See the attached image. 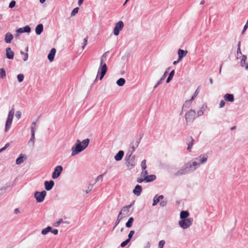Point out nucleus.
<instances>
[{"label":"nucleus","mask_w":248,"mask_h":248,"mask_svg":"<svg viewBox=\"0 0 248 248\" xmlns=\"http://www.w3.org/2000/svg\"><path fill=\"white\" fill-rule=\"evenodd\" d=\"M208 156L206 154H202L193 160L185 163L178 171L174 173V175L178 176L194 172L202 164L206 163Z\"/></svg>","instance_id":"obj_1"},{"label":"nucleus","mask_w":248,"mask_h":248,"mask_svg":"<svg viewBox=\"0 0 248 248\" xmlns=\"http://www.w3.org/2000/svg\"><path fill=\"white\" fill-rule=\"evenodd\" d=\"M90 142V140L86 139L81 142L79 140H77L74 146L72 147V156H74L83 150L85 149L88 146Z\"/></svg>","instance_id":"obj_2"},{"label":"nucleus","mask_w":248,"mask_h":248,"mask_svg":"<svg viewBox=\"0 0 248 248\" xmlns=\"http://www.w3.org/2000/svg\"><path fill=\"white\" fill-rule=\"evenodd\" d=\"M125 165L127 168L131 170L135 167L136 165V156L135 155L127 154L125 156Z\"/></svg>","instance_id":"obj_3"},{"label":"nucleus","mask_w":248,"mask_h":248,"mask_svg":"<svg viewBox=\"0 0 248 248\" xmlns=\"http://www.w3.org/2000/svg\"><path fill=\"white\" fill-rule=\"evenodd\" d=\"M107 70H108V68H107L106 64L105 63L100 62V66L98 68V72H97V75L96 77L95 81L96 80L98 75H100V78H99L100 80H101L103 78V77H104L105 74H106Z\"/></svg>","instance_id":"obj_4"},{"label":"nucleus","mask_w":248,"mask_h":248,"mask_svg":"<svg viewBox=\"0 0 248 248\" xmlns=\"http://www.w3.org/2000/svg\"><path fill=\"white\" fill-rule=\"evenodd\" d=\"M196 112L195 110L190 109L185 114V119L187 125L191 124L195 118Z\"/></svg>","instance_id":"obj_5"},{"label":"nucleus","mask_w":248,"mask_h":248,"mask_svg":"<svg viewBox=\"0 0 248 248\" xmlns=\"http://www.w3.org/2000/svg\"><path fill=\"white\" fill-rule=\"evenodd\" d=\"M193 219L192 218H187L185 219H181L179 221V226L184 229L189 228L192 224Z\"/></svg>","instance_id":"obj_6"},{"label":"nucleus","mask_w":248,"mask_h":248,"mask_svg":"<svg viewBox=\"0 0 248 248\" xmlns=\"http://www.w3.org/2000/svg\"><path fill=\"white\" fill-rule=\"evenodd\" d=\"M14 115V110L13 109H12L9 112V113H8V118L6 120V124H5V132H7L11 127V125L12 123Z\"/></svg>","instance_id":"obj_7"},{"label":"nucleus","mask_w":248,"mask_h":248,"mask_svg":"<svg viewBox=\"0 0 248 248\" xmlns=\"http://www.w3.org/2000/svg\"><path fill=\"white\" fill-rule=\"evenodd\" d=\"M46 192L43 190L41 192L36 191L34 193V196L37 202H41L44 200Z\"/></svg>","instance_id":"obj_8"},{"label":"nucleus","mask_w":248,"mask_h":248,"mask_svg":"<svg viewBox=\"0 0 248 248\" xmlns=\"http://www.w3.org/2000/svg\"><path fill=\"white\" fill-rule=\"evenodd\" d=\"M124 23L122 21H119L117 22L113 30V33L115 35L117 36L119 35L120 31L124 28Z\"/></svg>","instance_id":"obj_9"},{"label":"nucleus","mask_w":248,"mask_h":248,"mask_svg":"<svg viewBox=\"0 0 248 248\" xmlns=\"http://www.w3.org/2000/svg\"><path fill=\"white\" fill-rule=\"evenodd\" d=\"M62 170L63 168L62 166L59 165L56 166L54 169V171L52 173V178L53 179H55L58 178L60 176L61 172H62Z\"/></svg>","instance_id":"obj_10"},{"label":"nucleus","mask_w":248,"mask_h":248,"mask_svg":"<svg viewBox=\"0 0 248 248\" xmlns=\"http://www.w3.org/2000/svg\"><path fill=\"white\" fill-rule=\"evenodd\" d=\"M45 189L47 191L50 190L53 187L54 185V182L53 180H50L49 181H46L44 183Z\"/></svg>","instance_id":"obj_11"},{"label":"nucleus","mask_w":248,"mask_h":248,"mask_svg":"<svg viewBox=\"0 0 248 248\" xmlns=\"http://www.w3.org/2000/svg\"><path fill=\"white\" fill-rule=\"evenodd\" d=\"M6 56L8 59H13L14 57V52L13 51L10 47L6 48Z\"/></svg>","instance_id":"obj_12"},{"label":"nucleus","mask_w":248,"mask_h":248,"mask_svg":"<svg viewBox=\"0 0 248 248\" xmlns=\"http://www.w3.org/2000/svg\"><path fill=\"white\" fill-rule=\"evenodd\" d=\"M142 191V187L139 185H137L133 190V193L137 196H139Z\"/></svg>","instance_id":"obj_13"},{"label":"nucleus","mask_w":248,"mask_h":248,"mask_svg":"<svg viewBox=\"0 0 248 248\" xmlns=\"http://www.w3.org/2000/svg\"><path fill=\"white\" fill-rule=\"evenodd\" d=\"M132 206V204H129L127 206H124L122 209V213L125 216L129 215V208Z\"/></svg>","instance_id":"obj_14"},{"label":"nucleus","mask_w":248,"mask_h":248,"mask_svg":"<svg viewBox=\"0 0 248 248\" xmlns=\"http://www.w3.org/2000/svg\"><path fill=\"white\" fill-rule=\"evenodd\" d=\"M247 60V56L245 55H242V58L240 61V65L242 67L245 66L246 69L248 70V62L246 63V61Z\"/></svg>","instance_id":"obj_15"},{"label":"nucleus","mask_w":248,"mask_h":248,"mask_svg":"<svg viewBox=\"0 0 248 248\" xmlns=\"http://www.w3.org/2000/svg\"><path fill=\"white\" fill-rule=\"evenodd\" d=\"M56 51V50L55 48H53L51 49L50 51L49 52L47 56V58L50 62H52L54 60Z\"/></svg>","instance_id":"obj_16"},{"label":"nucleus","mask_w":248,"mask_h":248,"mask_svg":"<svg viewBox=\"0 0 248 248\" xmlns=\"http://www.w3.org/2000/svg\"><path fill=\"white\" fill-rule=\"evenodd\" d=\"M187 53V50H184L181 49H179L178 50L179 60H181L183 59V58H184L186 55Z\"/></svg>","instance_id":"obj_17"},{"label":"nucleus","mask_w":248,"mask_h":248,"mask_svg":"<svg viewBox=\"0 0 248 248\" xmlns=\"http://www.w3.org/2000/svg\"><path fill=\"white\" fill-rule=\"evenodd\" d=\"M170 70V67L168 68L166 71L164 72L162 77L159 79V80L157 82V83L154 86V88H156L159 84H160L162 81L165 79L169 70Z\"/></svg>","instance_id":"obj_18"},{"label":"nucleus","mask_w":248,"mask_h":248,"mask_svg":"<svg viewBox=\"0 0 248 248\" xmlns=\"http://www.w3.org/2000/svg\"><path fill=\"white\" fill-rule=\"evenodd\" d=\"M164 196L163 195H160L158 196L157 195H156L153 199V203L152 205H156L159 202L160 200H162Z\"/></svg>","instance_id":"obj_19"},{"label":"nucleus","mask_w":248,"mask_h":248,"mask_svg":"<svg viewBox=\"0 0 248 248\" xmlns=\"http://www.w3.org/2000/svg\"><path fill=\"white\" fill-rule=\"evenodd\" d=\"M156 179V176L154 174L147 175L144 177L145 182L149 183L154 181Z\"/></svg>","instance_id":"obj_20"},{"label":"nucleus","mask_w":248,"mask_h":248,"mask_svg":"<svg viewBox=\"0 0 248 248\" xmlns=\"http://www.w3.org/2000/svg\"><path fill=\"white\" fill-rule=\"evenodd\" d=\"M25 159H26V155L20 154L19 156L16 159V164L17 165L21 164Z\"/></svg>","instance_id":"obj_21"},{"label":"nucleus","mask_w":248,"mask_h":248,"mask_svg":"<svg viewBox=\"0 0 248 248\" xmlns=\"http://www.w3.org/2000/svg\"><path fill=\"white\" fill-rule=\"evenodd\" d=\"M124 155V152L123 151H119L118 153L115 155L114 159L116 161H120L123 158Z\"/></svg>","instance_id":"obj_22"},{"label":"nucleus","mask_w":248,"mask_h":248,"mask_svg":"<svg viewBox=\"0 0 248 248\" xmlns=\"http://www.w3.org/2000/svg\"><path fill=\"white\" fill-rule=\"evenodd\" d=\"M225 100L232 102L234 101V96L232 94L227 93L224 96Z\"/></svg>","instance_id":"obj_23"},{"label":"nucleus","mask_w":248,"mask_h":248,"mask_svg":"<svg viewBox=\"0 0 248 248\" xmlns=\"http://www.w3.org/2000/svg\"><path fill=\"white\" fill-rule=\"evenodd\" d=\"M13 39V36L10 32H7L5 36V41L6 43H11Z\"/></svg>","instance_id":"obj_24"},{"label":"nucleus","mask_w":248,"mask_h":248,"mask_svg":"<svg viewBox=\"0 0 248 248\" xmlns=\"http://www.w3.org/2000/svg\"><path fill=\"white\" fill-rule=\"evenodd\" d=\"M43 31V25L42 24H38L35 28V33L37 35H40Z\"/></svg>","instance_id":"obj_25"},{"label":"nucleus","mask_w":248,"mask_h":248,"mask_svg":"<svg viewBox=\"0 0 248 248\" xmlns=\"http://www.w3.org/2000/svg\"><path fill=\"white\" fill-rule=\"evenodd\" d=\"M189 216V213L187 211H182L180 213V218L181 219H187Z\"/></svg>","instance_id":"obj_26"},{"label":"nucleus","mask_w":248,"mask_h":248,"mask_svg":"<svg viewBox=\"0 0 248 248\" xmlns=\"http://www.w3.org/2000/svg\"><path fill=\"white\" fill-rule=\"evenodd\" d=\"M122 215V211H120L118 216L117 219L115 222V226L114 227L113 229H114L118 225L121 220L123 218V216H121Z\"/></svg>","instance_id":"obj_27"},{"label":"nucleus","mask_w":248,"mask_h":248,"mask_svg":"<svg viewBox=\"0 0 248 248\" xmlns=\"http://www.w3.org/2000/svg\"><path fill=\"white\" fill-rule=\"evenodd\" d=\"M52 228L50 226H47L46 228L43 229L41 233L43 235L46 234L48 232L51 231Z\"/></svg>","instance_id":"obj_28"},{"label":"nucleus","mask_w":248,"mask_h":248,"mask_svg":"<svg viewBox=\"0 0 248 248\" xmlns=\"http://www.w3.org/2000/svg\"><path fill=\"white\" fill-rule=\"evenodd\" d=\"M174 73H175V71L174 70H172L169 74V75L166 80V82L168 83H169L170 80L172 79L173 76H174Z\"/></svg>","instance_id":"obj_29"},{"label":"nucleus","mask_w":248,"mask_h":248,"mask_svg":"<svg viewBox=\"0 0 248 248\" xmlns=\"http://www.w3.org/2000/svg\"><path fill=\"white\" fill-rule=\"evenodd\" d=\"M133 221H134L133 217H130L128 219L127 222L125 224L126 227L127 228H130L132 226Z\"/></svg>","instance_id":"obj_30"},{"label":"nucleus","mask_w":248,"mask_h":248,"mask_svg":"<svg viewBox=\"0 0 248 248\" xmlns=\"http://www.w3.org/2000/svg\"><path fill=\"white\" fill-rule=\"evenodd\" d=\"M6 74L5 70L4 68L0 69V78L4 79L6 78Z\"/></svg>","instance_id":"obj_31"},{"label":"nucleus","mask_w":248,"mask_h":248,"mask_svg":"<svg viewBox=\"0 0 248 248\" xmlns=\"http://www.w3.org/2000/svg\"><path fill=\"white\" fill-rule=\"evenodd\" d=\"M125 82V80L124 78H120L117 81L116 83L119 86H123Z\"/></svg>","instance_id":"obj_32"},{"label":"nucleus","mask_w":248,"mask_h":248,"mask_svg":"<svg viewBox=\"0 0 248 248\" xmlns=\"http://www.w3.org/2000/svg\"><path fill=\"white\" fill-rule=\"evenodd\" d=\"M191 104V102H190L189 100H186L183 105L182 110H184L185 108H188L190 107Z\"/></svg>","instance_id":"obj_33"},{"label":"nucleus","mask_w":248,"mask_h":248,"mask_svg":"<svg viewBox=\"0 0 248 248\" xmlns=\"http://www.w3.org/2000/svg\"><path fill=\"white\" fill-rule=\"evenodd\" d=\"M63 219L62 218H60L59 219V220L57 222H56L54 224V226L56 227H57L59 226V225L62 223H63ZM64 223H69L68 222H64Z\"/></svg>","instance_id":"obj_34"},{"label":"nucleus","mask_w":248,"mask_h":248,"mask_svg":"<svg viewBox=\"0 0 248 248\" xmlns=\"http://www.w3.org/2000/svg\"><path fill=\"white\" fill-rule=\"evenodd\" d=\"M34 140H35V132H33V130H32V132H31V138L30 139L29 142H32V144L33 145L34 143Z\"/></svg>","instance_id":"obj_35"},{"label":"nucleus","mask_w":248,"mask_h":248,"mask_svg":"<svg viewBox=\"0 0 248 248\" xmlns=\"http://www.w3.org/2000/svg\"><path fill=\"white\" fill-rule=\"evenodd\" d=\"M148 173L146 169L142 170V171L140 173V176L142 178H144L148 175Z\"/></svg>","instance_id":"obj_36"},{"label":"nucleus","mask_w":248,"mask_h":248,"mask_svg":"<svg viewBox=\"0 0 248 248\" xmlns=\"http://www.w3.org/2000/svg\"><path fill=\"white\" fill-rule=\"evenodd\" d=\"M190 139H191V143H188V147H187V150L189 151V152H190L191 151V149H192V146L193 144V141H194V140L192 139V137H190Z\"/></svg>","instance_id":"obj_37"},{"label":"nucleus","mask_w":248,"mask_h":248,"mask_svg":"<svg viewBox=\"0 0 248 248\" xmlns=\"http://www.w3.org/2000/svg\"><path fill=\"white\" fill-rule=\"evenodd\" d=\"M17 80H18V82H21L24 80V76L23 74H20L17 75Z\"/></svg>","instance_id":"obj_38"},{"label":"nucleus","mask_w":248,"mask_h":248,"mask_svg":"<svg viewBox=\"0 0 248 248\" xmlns=\"http://www.w3.org/2000/svg\"><path fill=\"white\" fill-rule=\"evenodd\" d=\"M146 161L145 159L143 160L141 162V167L142 170H145L147 168Z\"/></svg>","instance_id":"obj_39"},{"label":"nucleus","mask_w":248,"mask_h":248,"mask_svg":"<svg viewBox=\"0 0 248 248\" xmlns=\"http://www.w3.org/2000/svg\"><path fill=\"white\" fill-rule=\"evenodd\" d=\"M93 187V185L92 184L89 185V186H88L86 190H85L86 193V194L89 193L91 191V190L92 189Z\"/></svg>","instance_id":"obj_40"},{"label":"nucleus","mask_w":248,"mask_h":248,"mask_svg":"<svg viewBox=\"0 0 248 248\" xmlns=\"http://www.w3.org/2000/svg\"><path fill=\"white\" fill-rule=\"evenodd\" d=\"M107 52H105L104 53L100 58V62H103L105 61L107 58Z\"/></svg>","instance_id":"obj_41"},{"label":"nucleus","mask_w":248,"mask_h":248,"mask_svg":"<svg viewBox=\"0 0 248 248\" xmlns=\"http://www.w3.org/2000/svg\"><path fill=\"white\" fill-rule=\"evenodd\" d=\"M23 28L24 32L29 33L31 32V28L28 25L26 26L25 27H23Z\"/></svg>","instance_id":"obj_42"},{"label":"nucleus","mask_w":248,"mask_h":248,"mask_svg":"<svg viewBox=\"0 0 248 248\" xmlns=\"http://www.w3.org/2000/svg\"><path fill=\"white\" fill-rule=\"evenodd\" d=\"M36 121L33 122L31 124V132H32V130H33V132H35V130L36 129Z\"/></svg>","instance_id":"obj_43"},{"label":"nucleus","mask_w":248,"mask_h":248,"mask_svg":"<svg viewBox=\"0 0 248 248\" xmlns=\"http://www.w3.org/2000/svg\"><path fill=\"white\" fill-rule=\"evenodd\" d=\"M136 147H135L134 146H132L131 147V150H128V151L127 152V154H130V153H131V155H133V153L135 152V150H136Z\"/></svg>","instance_id":"obj_44"},{"label":"nucleus","mask_w":248,"mask_h":248,"mask_svg":"<svg viewBox=\"0 0 248 248\" xmlns=\"http://www.w3.org/2000/svg\"><path fill=\"white\" fill-rule=\"evenodd\" d=\"M165 244V241L164 240H162L160 241L158 243V248H163Z\"/></svg>","instance_id":"obj_45"},{"label":"nucleus","mask_w":248,"mask_h":248,"mask_svg":"<svg viewBox=\"0 0 248 248\" xmlns=\"http://www.w3.org/2000/svg\"><path fill=\"white\" fill-rule=\"evenodd\" d=\"M129 241L130 240L127 239L121 244V247L122 248L124 247L129 242Z\"/></svg>","instance_id":"obj_46"},{"label":"nucleus","mask_w":248,"mask_h":248,"mask_svg":"<svg viewBox=\"0 0 248 248\" xmlns=\"http://www.w3.org/2000/svg\"><path fill=\"white\" fill-rule=\"evenodd\" d=\"M16 4V1L12 0L10 2V3H9V7L10 8H14Z\"/></svg>","instance_id":"obj_47"},{"label":"nucleus","mask_w":248,"mask_h":248,"mask_svg":"<svg viewBox=\"0 0 248 248\" xmlns=\"http://www.w3.org/2000/svg\"><path fill=\"white\" fill-rule=\"evenodd\" d=\"M135 233V232L133 230H132L131 231H130L129 234H128V239L130 241L131 238L132 237L133 234H134Z\"/></svg>","instance_id":"obj_48"},{"label":"nucleus","mask_w":248,"mask_h":248,"mask_svg":"<svg viewBox=\"0 0 248 248\" xmlns=\"http://www.w3.org/2000/svg\"><path fill=\"white\" fill-rule=\"evenodd\" d=\"M107 173V171H106L105 173H104L103 174H102L101 175H98L97 178H96L95 179V183H96L97 182H98L99 180H100L102 178L103 176L106 174Z\"/></svg>","instance_id":"obj_49"},{"label":"nucleus","mask_w":248,"mask_h":248,"mask_svg":"<svg viewBox=\"0 0 248 248\" xmlns=\"http://www.w3.org/2000/svg\"><path fill=\"white\" fill-rule=\"evenodd\" d=\"M78 8L77 7L74 8L71 12V16H74L76 14L78 13Z\"/></svg>","instance_id":"obj_50"},{"label":"nucleus","mask_w":248,"mask_h":248,"mask_svg":"<svg viewBox=\"0 0 248 248\" xmlns=\"http://www.w3.org/2000/svg\"><path fill=\"white\" fill-rule=\"evenodd\" d=\"M6 188L5 187H2L0 188V196L3 195L6 191Z\"/></svg>","instance_id":"obj_51"},{"label":"nucleus","mask_w":248,"mask_h":248,"mask_svg":"<svg viewBox=\"0 0 248 248\" xmlns=\"http://www.w3.org/2000/svg\"><path fill=\"white\" fill-rule=\"evenodd\" d=\"M9 146H10L9 143H6L3 148L0 149V153L4 151L5 150H6L8 147H9Z\"/></svg>","instance_id":"obj_52"},{"label":"nucleus","mask_w":248,"mask_h":248,"mask_svg":"<svg viewBox=\"0 0 248 248\" xmlns=\"http://www.w3.org/2000/svg\"><path fill=\"white\" fill-rule=\"evenodd\" d=\"M237 58L238 59L239 57H240L242 55V53L241 51L240 48H237Z\"/></svg>","instance_id":"obj_53"},{"label":"nucleus","mask_w":248,"mask_h":248,"mask_svg":"<svg viewBox=\"0 0 248 248\" xmlns=\"http://www.w3.org/2000/svg\"><path fill=\"white\" fill-rule=\"evenodd\" d=\"M88 42V37H85L84 39L83 46H82V49H84L85 46L87 45Z\"/></svg>","instance_id":"obj_54"},{"label":"nucleus","mask_w":248,"mask_h":248,"mask_svg":"<svg viewBox=\"0 0 248 248\" xmlns=\"http://www.w3.org/2000/svg\"><path fill=\"white\" fill-rule=\"evenodd\" d=\"M137 182L139 183H141L143 182H145L144 178L139 177L137 179Z\"/></svg>","instance_id":"obj_55"},{"label":"nucleus","mask_w":248,"mask_h":248,"mask_svg":"<svg viewBox=\"0 0 248 248\" xmlns=\"http://www.w3.org/2000/svg\"><path fill=\"white\" fill-rule=\"evenodd\" d=\"M160 205L161 206V207H164L167 204V201H161L160 203H159Z\"/></svg>","instance_id":"obj_56"},{"label":"nucleus","mask_w":248,"mask_h":248,"mask_svg":"<svg viewBox=\"0 0 248 248\" xmlns=\"http://www.w3.org/2000/svg\"><path fill=\"white\" fill-rule=\"evenodd\" d=\"M151 246L150 243L149 242H147L144 244L143 248H150Z\"/></svg>","instance_id":"obj_57"},{"label":"nucleus","mask_w":248,"mask_h":248,"mask_svg":"<svg viewBox=\"0 0 248 248\" xmlns=\"http://www.w3.org/2000/svg\"><path fill=\"white\" fill-rule=\"evenodd\" d=\"M248 27V21H247L246 25L244 26L243 28V30L242 31V33H244L246 30L247 29Z\"/></svg>","instance_id":"obj_58"},{"label":"nucleus","mask_w":248,"mask_h":248,"mask_svg":"<svg viewBox=\"0 0 248 248\" xmlns=\"http://www.w3.org/2000/svg\"><path fill=\"white\" fill-rule=\"evenodd\" d=\"M204 112L202 111V109H200L197 112L198 117L201 116L203 114Z\"/></svg>","instance_id":"obj_59"},{"label":"nucleus","mask_w":248,"mask_h":248,"mask_svg":"<svg viewBox=\"0 0 248 248\" xmlns=\"http://www.w3.org/2000/svg\"><path fill=\"white\" fill-rule=\"evenodd\" d=\"M225 102L222 100L220 101L219 103V108H223L225 106Z\"/></svg>","instance_id":"obj_60"},{"label":"nucleus","mask_w":248,"mask_h":248,"mask_svg":"<svg viewBox=\"0 0 248 248\" xmlns=\"http://www.w3.org/2000/svg\"><path fill=\"white\" fill-rule=\"evenodd\" d=\"M21 113L20 111H17L16 114V116L17 118L19 119L21 117Z\"/></svg>","instance_id":"obj_61"},{"label":"nucleus","mask_w":248,"mask_h":248,"mask_svg":"<svg viewBox=\"0 0 248 248\" xmlns=\"http://www.w3.org/2000/svg\"><path fill=\"white\" fill-rule=\"evenodd\" d=\"M51 232L55 235L57 234L58 233V230L57 229H52Z\"/></svg>","instance_id":"obj_62"},{"label":"nucleus","mask_w":248,"mask_h":248,"mask_svg":"<svg viewBox=\"0 0 248 248\" xmlns=\"http://www.w3.org/2000/svg\"><path fill=\"white\" fill-rule=\"evenodd\" d=\"M16 31L18 33H24V30L23 28H19Z\"/></svg>","instance_id":"obj_63"},{"label":"nucleus","mask_w":248,"mask_h":248,"mask_svg":"<svg viewBox=\"0 0 248 248\" xmlns=\"http://www.w3.org/2000/svg\"><path fill=\"white\" fill-rule=\"evenodd\" d=\"M28 59V54L26 53L24 55L23 61L25 62V61H27Z\"/></svg>","instance_id":"obj_64"}]
</instances>
